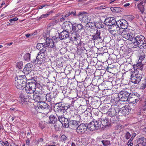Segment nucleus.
I'll return each mask as SVG.
<instances>
[{
  "label": "nucleus",
  "instance_id": "53",
  "mask_svg": "<svg viewBox=\"0 0 146 146\" xmlns=\"http://www.w3.org/2000/svg\"><path fill=\"white\" fill-rule=\"evenodd\" d=\"M45 122H42V124L40 123H39V126L40 127L41 129H43L45 126Z\"/></svg>",
  "mask_w": 146,
  "mask_h": 146
},
{
  "label": "nucleus",
  "instance_id": "37",
  "mask_svg": "<svg viewBox=\"0 0 146 146\" xmlns=\"http://www.w3.org/2000/svg\"><path fill=\"white\" fill-rule=\"evenodd\" d=\"M63 121V123H62L63 126L65 127H68L69 126L70 124L69 119L66 118Z\"/></svg>",
  "mask_w": 146,
  "mask_h": 146
},
{
  "label": "nucleus",
  "instance_id": "33",
  "mask_svg": "<svg viewBox=\"0 0 146 146\" xmlns=\"http://www.w3.org/2000/svg\"><path fill=\"white\" fill-rule=\"evenodd\" d=\"M49 123L50 124H54L57 121V119L54 115L52 114L49 116Z\"/></svg>",
  "mask_w": 146,
  "mask_h": 146
},
{
  "label": "nucleus",
  "instance_id": "56",
  "mask_svg": "<svg viewBox=\"0 0 146 146\" xmlns=\"http://www.w3.org/2000/svg\"><path fill=\"white\" fill-rule=\"evenodd\" d=\"M131 137L130 138L131 139H133L136 136V133H133L131 134Z\"/></svg>",
  "mask_w": 146,
  "mask_h": 146
},
{
  "label": "nucleus",
  "instance_id": "36",
  "mask_svg": "<svg viewBox=\"0 0 146 146\" xmlns=\"http://www.w3.org/2000/svg\"><path fill=\"white\" fill-rule=\"evenodd\" d=\"M50 13L48 12L45 14H42L40 17H38L36 18V20L38 21H39L41 19L47 17L50 15Z\"/></svg>",
  "mask_w": 146,
  "mask_h": 146
},
{
  "label": "nucleus",
  "instance_id": "64",
  "mask_svg": "<svg viewBox=\"0 0 146 146\" xmlns=\"http://www.w3.org/2000/svg\"><path fill=\"white\" fill-rule=\"evenodd\" d=\"M145 83L143 84V85L145 88L146 87V79H145Z\"/></svg>",
  "mask_w": 146,
  "mask_h": 146
},
{
  "label": "nucleus",
  "instance_id": "52",
  "mask_svg": "<svg viewBox=\"0 0 146 146\" xmlns=\"http://www.w3.org/2000/svg\"><path fill=\"white\" fill-rule=\"evenodd\" d=\"M68 16L66 15V13L63 15H62L60 19V21L61 22L64 21L65 20V18H67Z\"/></svg>",
  "mask_w": 146,
  "mask_h": 146
},
{
  "label": "nucleus",
  "instance_id": "16",
  "mask_svg": "<svg viewBox=\"0 0 146 146\" xmlns=\"http://www.w3.org/2000/svg\"><path fill=\"white\" fill-rule=\"evenodd\" d=\"M69 31V37L70 40L72 41H76L80 38V36L78 32L73 31Z\"/></svg>",
  "mask_w": 146,
  "mask_h": 146
},
{
  "label": "nucleus",
  "instance_id": "61",
  "mask_svg": "<svg viewBox=\"0 0 146 146\" xmlns=\"http://www.w3.org/2000/svg\"><path fill=\"white\" fill-rule=\"evenodd\" d=\"M12 143H11L10 145V146H18V145L15 144V143H13V141H12Z\"/></svg>",
  "mask_w": 146,
  "mask_h": 146
},
{
  "label": "nucleus",
  "instance_id": "18",
  "mask_svg": "<svg viewBox=\"0 0 146 146\" xmlns=\"http://www.w3.org/2000/svg\"><path fill=\"white\" fill-rule=\"evenodd\" d=\"M117 24L119 26V28L120 29H123L125 30L127 29V27L128 26V24L125 20L122 19L119 20L118 21Z\"/></svg>",
  "mask_w": 146,
  "mask_h": 146
},
{
  "label": "nucleus",
  "instance_id": "57",
  "mask_svg": "<svg viewBox=\"0 0 146 146\" xmlns=\"http://www.w3.org/2000/svg\"><path fill=\"white\" fill-rule=\"evenodd\" d=\"M18 19L17 17H15L14 18L12 19H10L9 20V21L10 22H12L13 21H17L18 20Z\"/></svg>",
  "mask_w": 146,
  "mask_h": 146
},
{
  "label": "nucleus",
  "instance_id": "31",
  "mask_svg": "<svg viewBox=\"0 0 146 146\" xmlns=\"http://www.w3.org/2000/svg\"><path fill=\"white\" fill-rule=\"evenodd\" d=\"M87 119L86 115L84 113H82L80 114V120L78 121V122H84Z\"/></svg>",
  "mask_w": 146,
  "mask_h": 146
},
{
  "label": "nucleus",
  "instance_id": "35",
  "mask_svg": "<svg viewBox=\"0 0 146 146\" xmlns=\"http://www.w3.org/2000/svg\"><path fill=\"white\" fill-rule=\"evenodd\" d=\"M119 98H118L116 97L113 98V97H112V99L111 100V104L112 105H117L119 103Z\"/></svg>",
  "mask_w": 146,
  "mask_h": 146
},
{
  "label": "nucleus",
  "instance_id": "22",
  "mask_svg": "<svg viewBox=\"0 0 146 146\" xmlns=\"http://www.w3.org/2000/svg\"><path fill=\"white\" fill-rule=\"evenodd\" d=\"M37 107L38 109L42 110H48L50 107L47 104L42 101L40 102L39 104L37 105Z\"/></svg>",
  "mask_w": 146,
  "mask_h": 146
},
{
  "label": "nucleus",
  "instance_id": "43",
  "mask_svg": "<svg viewBox=\"0 0 146 146\" xmlns=\"http://www.w3.org/2000/svg\"><path fill=\"white\" fill-rule=\"evenodd\" d=\"M109 32L113 35L114 37H118V35H119V34L117 33V31L115 30H113L112 29L110 30H109Z\"/></svg>",
  "mask_w": 146,
  "mask_h": 146
},
{
  "label": "nucleus",
  "instance_id": "7",
  "mask_svg": "<svg viewBox=\"0 0 146 146\" xmlns=\"http://www.w3.org/2000/svg\"><path fill=\"white\" fill-rule=\"evenodd\" d=\"M142 76L138 70L134 71L131 76V82L135 84H138L141 80Z\"/></svg>",
  "mask_w": 146,
  "mask_h": 146
},
{
  "label": "nucleus",
  "instance_id": "34",
  "mask_svg": "<svg viewBox=\"0 0 146 146\" xmlns=\"http://www.w3.org/2000/svg\"><path fill=\"white\" fill-rule=\"evenodd\" d=\"M137 142L142 146H145L146 145V139L144 137L139 138L137 139Z\"/></svg>",
  "mask_w": 146,
  "mask_h": 146
},
{
  "label": "nucleus",
  "instance_id": "41",
  "mask_svg": "<svg viewBox=\"0 0 146 146\" xmlns=\"http://www.w3.org/2000/svg\"><path fill=\"white\" fill-rule=\"evenodd\" d=\"M104 23L99 22L98 23H96L95 27L98 29H100L104 27Z\"/></svg>",
  "mask_w": 146,
  "mask_h": 146
},
{
  "label": "nucleus",
  "instance_id": "5",
  "mask_svg": "<svg viewBox=\"0 0 146 146\" xmlns=\"http://www.w3.org/2000/svg\"><path fill=\"white\" fill-rule=\"evenodd\" d=\"M36 85L35 82H30L26 83L25 87V92L28 94L34 93L36 91Z\"/></svg>",
  "mask_w": 146,
  "mask_h": 146
},
{
  "label": "nucleus",
  "instance_id": "20",
  "mask_svg": "<svg viewBox=\"0 0 146 146\" xmlns=\"http://www.w3.org/2000/svg\"><path fill=\"white\" fill-rule=\"evenodd\" d=\"M116 22V20L113 17H110L105 19L104 23L106 25L111 26Z\"/></svg>",
  "mask_w": 146,
  "mask_h": 146
},
{
  "label": "nucleus",
  "instance_id": "32",
  "mask_svg": "<svg viewBox=\"0 0 146 146\" xmlns=\"http://www.w3.org/2000/svg\"><path fill=\"white\" fill-rule=\"evenodd\" d=\"M46 39V47L52 48L54 47V44L52 39H49L48 41Z\"/></svg>",
  "mask_w": 146,
  "mask_h": 146
},
{
  "label": "nucleus",
  "instance_id": "29",
  "mask_svg": "<svg viewBox=\"0 0 146 146\" xmlns=\"http://www.w3.org/2000/svg\"><path fill=\"white\" fill-rule=\"evenodd\" d=\"M101 32L100 31L97 30L95 34L92 35V40H98L99 39L101 38L100 36Z\"/></svg>",
  "mask_w": 146,
  "mask_h": 146
},
{
  "label": "nucleus",
  "instance_id": "8",
  "mask_svg": "<svg viewBox=\"0 0 146 146\" xmlns=\"http://www.w3.org/2000/svg\"><path fill=\"white\" fill-rule=\"evenodd\" d=\"M77 16L79 18L80 21L85 23H86L87 24L88 22L92 21L91 17L85 12H80Z\"/></svg>",
  "mask_w": 146,
  "mask_h": 146
},
{
  "label": "nucleus",
  "instance_id": "44",
  "mask_svg": "<svg viewBox=\"0 0 146 146\" xmlns=\"http://www.w3.org/2000/svg\"><path fill=\"white\" fill-rule=\"evenodd\" d=\"M68 139L67 137L64 135L63 134L61 135L60 137V141L65 143L66 140Z\"/></svg>",
  "mask_w": 146,
  "mask_h": 146
},
{
  "label": "nucleus",
  "instance_id": "40",
  "mask_svg": "<svg viewBox=\"0 0 146 146\" xmlns=\"http://www.w3.org/2000/svg\"><path fill=\"white\" fill-rule=\"evenodd\" d=\"M31 54L29 53H27L25 54L23 56L24 60L29 62L30 60Z\"/></svg>",
  "mask_w": 146,
  "mask_h": 146
},
{
  "label": "nucleus",
  "instance_id": "47",
  "mask_svg": "<svg viewBox=\"0 0 146 146\" xmlns=\"http://www.w3.org/2000/svg\"><path fill=\"white\" fill-rule=\"evenodd\" d=\"M110 118V121H111L112 123H114L117 122L118 120V117L116 116H113Z\"/></svg>",
  "mask_w": 146,
  "mask_h": 146
},
{
  "label": "nucleus",
  "instance_id": "28",
  "mask_svg": "<svg viewBox=\"0 0 146 146\" xmlns=\"http://www.w3.org/2000/svg\"><path fill=\"white\" fill-rule=\"evenodd\" d=\"M143 1H140V3L138 4L137 7L138 9L139 10V12L141 14L144 13L145 11L144 8V5H143Z\"/></svg>",
  "mask_w": 146,
  "mask_h": 146
},
{
  "label": "nucleus",
  "instance_id": "62",
  "mask_svg": "<svg viewBox=\"0 0 146 146\" xmlns=\"http://www.w3.org/2000/svg\"><path fill=\"white\" fill-rule=\"evenodd\" d=\"M46 6L45 5H42L39 7L38 9H41L43 8L44 7Z\"/></svg>",
  "mask_w": 146,
  "mask_h": 146
},
{
  "label": "nucleus",
  "instance_id": "11",
  "mask_svg": "<svg viewBox=\"0 0 146 146\" xmlns=\"http://www.w3.org/2000/svg\"><path fill=\"white\" fill-rule=\"evenodd\" d=\"M34 94V100L36 102L40 103V102L43 101L45 98V94L42 93L41 91L37 90Z\"/></svg>",
  "mask_w": 146,
  "mask_h": 146
},
{
  "label": "nucleus",
  "instance_id": "13",
  "mask_svg": "<svg viewBox=\"0 0 146 146\" xmlns=\"http://www.w3.org/2000/svg\"><path fill=\"white\" fill-rule=\"evenodd\" d=\"M130 94L126 91H122L120 92L118 95L119 101L123 102L128 100Z\"/></svg>",
  "mask_w": 146,
  "mask_h": 146
},
{
  "label": "nucleus",
  "instance_id": "59",
  "mask_svg": "<svg viewBox=\"0 0 146 146\" xmlns=\"http://www.w3.org/2000/svg\"><path fill=\"white\" fill-rule=\"evenodd\" d=\"M106 8V6L104 5H100V8L101 9H105Z\"/></svg>",
  "mask_w": 146,
  "mask_h": 146
},
{
  "label": "nucleus",
  "instance_id": "10",
  "mask_svg": "<svg viewBox=\"0 0 146 146\" xmlns=\"http://www.w3.org/2000/svg\"><path fill=\"white\" fill-rule=\"evenodd\" d=\"M87 129L91 131H93L95 130L100 129V125L98 120H94L90 122L88 125L87 124Z\"/></svg>",
  "mask_w": 146,
  "mask_h": 146
},
{
  "label": "nucleus",
  "instance_id": "27",
  "mask_svg": "<svg viewBox=\"0 0 146 146\" xmlns=\"http://www.w3.org/2000/svg\"><path fill=\"white\" fill-rule=\"evenodd\" d=\"M111 29L117 31V33L119 35V32H121L122 31L120 29L119 26L117 24V21H116V22L111 26Z\"/></svg>",
  "mask_w": 146,
  "mask_h": 146
},
{
  "label": "nucleus",
  "instance_id": "50",
  "mask_svg": "<svg viewBox=\"0 0 146 146\" xmlns=\"http://www.w3.org/2000/svg\"><path fill=\"white\" fill-rule=\"evenodd\" d=\"M78 121L75 120H71L70 121V124L76 126L78 125Z\"/></svg>",
  "mask_w": 146,
  "mask_h": 146
},
{
  "label": "nucleus",
  "instance_id": "15",
  "mask_svg": "<svg viewBox=\"0 0 146 146\" xmlns=\"http://www.w3.org/2000/svg\"><path fill=\"white\" fill-rule=\"evenodd\" d=\"M66 104L64 106L62 105L61 103L60 102L57 105L56 110L57 112L59 113H64L69 108V106H67Z\"/></svg>",
  "mask_w": 146,
  "mask_h": 146
},
{
  "label": "nucleus",
  "instance_id": "12",
  "mask_svg": "<svg viewBox=\"0 0 146 146\" xmlns=\"http://www.w3.org/2000/svg\"><path fill=\"white\" fill-rule=\"evenodd\" d=\"M87 124L81 123L76 129V132L80 135L84 133L87 130Z\"/></svg>",
  "mask_w": 146,
  "mask_h": 146
},
{
  "label": "nucleus",
  "instance_id": "21",
  "mask_svg": "<svg viewBox=\"0 0 146 146\" xmlns=\"http://www.w3.org/2000/svg\"><path fill=\"white\" fill-rule=\"evenodd\" d=\"M70 113L74 119L78 121L80 120V115L78 114V113L76 109L74 108L73 110H70Z\"/></svg>",
  "mask_w": 146,
  "mask_h": 146
},
{
  "label": "nucleus",
  "instance_id": "1",
  "mask_svg": "<svg viewBox=\"0 0 146 146\" xmlns=\"http://www.w3.org/2000/svg\"><path fill=\"white\" fill-rule=\"evenodd\" d=\"M133 48L138 47L140 49H146L145 38L141 35H138L134 37L132 40Z\"/></svg>",
  "mask_w": 146,
  "mask_h": 146
},
{
  "label": "nucleus",
  "instance_id": "42",
  "mask_svg": "<svg viewBox=\"0 0 146 146\" xmlns=\"http://www.w3.org/2000/svg\"><path fill=\"white\" fill-rule=\"evenodd\" d=\"M110 9L111 11L116 13L119 12L121 11V8L119 7H112Z\"/></svg>",
  "mask_w": 146,
  "mask_h": 146
},
{
  "label": "nucleus",
  "instance_id": "46",
  "mask_svg": "<svg viewBox=\"0 0 146 146\" xmlns=\"http://www.w3.org/2000/svg\"><path fill=\"white\" fill-rule=\"evenodd\" d=\"M92 21H89L86 24L88 25L89 27L91 28H92L94 26L95 27L96 23L93 22Z\"/></svg>",
  "mask_w": 146,
  "mask_h": 146
},
{
  "label": "nucleus",
  "instance_id": "30",
  "mask_svg": "<svg viewBox=\"0 0 146 146\" xmlns=\"http://www.w3.org/2000/svg\"><path fill=\"white\" fill-rule=\"evenodd\" d=\"M75 98H69L68 99V103L66 106H69V108L71 107H73L74 105V103L75 102L76 100H74Z\"/></svg>",
  "mask_w": 146,
  "mask_h": 146
},
{
  "label": "nucleus",
  "instance_id": "26",
  "mask_svg": "<svg viewBox=\"0 0 146 146\" xmlns=\"http://www.w3.org/2000/svg\"><path fill=\"white\" fill-rule=\"evenodd\" d=\"M20 97L21 102H29V100L31 99V96L28 95L21 94Z\"/></svg>",
  "mask_w": 146,
  "mask_h": 146
},
{
  "label": "nucleus",
  "instance_id": "4",
  "mask_svg": "<svg viewBox=\"0 0 146 146\" xmlns=\"http://www.w3.org/2000/svg\"><path fill=\"white\" fill-rule=\"evenodd\" d=\"M46 48H44L38 53L35 60H33L32 62L35 64H41L45 62L46 51Z\"/></svg>",
  "mask_w": 146,
  "mask_h": 146
},
{
  "label": "nucleus",
  "instance_id": "51",
  "mask_svg": "<svg viewBox=\"0 0 146 146\" xmlns=\"http://www.w3.org/2000/svg\"><path fill=\"white\" fill-rule=\"evenodd\" d=\"M16 66L19 69H21L23 67V63L22 62H17L16 65Z\"/></svg>",
  "mask_w": 146,
  "mask_h": 146
},
{
  "label": "nucleus",
  "instance_id": "63",
  "mask_svg": "<svg viewBox=\"0 0 146 146\" xmlns=\"http://www.w3.org/2000/svg\"><path fill=\"white\" fill-rule=\"evenodd\" d=\"M130 5V4L128 3H125V4L123 6L125 7H127Z\"/></svg>",
  "mask_w": 146,
  "mask_h": 146
},
{
  "label": "nucleus",
  "instance_id": "58",
  "mask_svg": "<svg viewBox=\"0 0 146 146\" xmlns=\"http://www.w3.org/2000/svg\"><path fill=\"white\" fill-rule=\"evenodd\" d=\"M4 145L5 146H9V143L7 141H4Z\"/></svg>",
  "mask_w": 146,
  "mask_h": 146
},
{
  "label": "nucleus",
  "instance_id": "39",
  "mask_svg": "<svg viewBox=\"0 0 146 146\" xmlns=\"http://www.w3.org/2000/svg\"><path fill=\"white\" fill-rule=\"evenodd\" d=\"M76 11L74 10L73 11H69L66 12V15L68 17L70 16H77L76 14Z\"/></svg>",
  "mask_w": 146,
  "mask_h": 146
},
{
  "label": "nucleus",
  "instance_id": "9",
  "mask_svg": "<svg viewBox=\"0 0 146 146\" xmlns=\"http://www.w3.org/2000/svg\"><path fill=\"white\" fill-rule=\"evenodd\" d=\"M106 115H103L102 117L100 119V120H98L100 128L101 127L102 125V128L104 127L106 128L110 125V118L108 116H106Z\"/></svg>",
  "mask_w": 146,
  "mask_h": 146
},
{
  "label": "nucleus",
  "instance_id": "6",
  "mask_svg": "<svg viewBox=\"0 0 146 146\" xmlns=\"http://www.w3.org/2000/svg\"><path fill=\"white\" fill-rule=\"evenodd\" d=\"M67 29L68 31H73L77 32L79 31L83 28V26L82 24L77 23L72 24L71 23L66 25Z\"/></svg>",
  "mask_w": 146,
  "mask_h": 146
},
{
  "label": "nucleus",
  "instance_id": "17",
  "mask_svg": "<svg viewBox=\"0 0 146 146\" xmlns=\"http://www.w3.org/2000/svg\"><path fill=\"white\" fill-rule=\"evenodd\" d=\"M119 112V110L116 108H110L106 113V115H108V117H111L114 116H116Z\"/></svg>",
  "mask_w": 146,
  "mask_h": 146
},
{
  "label": "nucleus",
  "instance_id": "60",
  "mask_svg": "<svg viewBox=\"0 0 146 146\" xmlns=\"http://www.w3.org/2000/svg\"><path fill=\"white\" fill-rule=\"evenodd\" d=\"M26 143L28 145H29L30 143V140L29 138H28L27 140H26Z\"/></svg>",
  "mask_w": 146,
  "mask_h": 146
},
{
  "label": "nucleus",
  "instance_id": "54",
  "mask_svg": "<svg viewBox=\"0 0 146 146\" xmlns=\"http://www.w3.org/2000/svg\"><path fill=\"white\" fill-rule=\"evenodd\" d=\"M59 39H60L59 37L58 36V35H56L54 36H53L52 37V39L53 40H59Z\"/></svg>",
  "mask_w": 146,
  "mask_h": 146
},
{
  "label": "nucleus",
  "instance_id": "55",
  "mask_svg": "<svg viewBox=\"0 0 146 146\" xmlns=\"http://www.w3.org/2000/svg\"><path fill=\"white\" fill-rule=\"evenodd\" d=\"M131 139L130 138L128 142V145L130 146H132L133 145V143L132 142V141L133 140V139Z\"/></svg>",
  "mask_w": 146,
  "mask_h": 146
},
{
  "label": "nucleus",
  "instance_id": "19",
  "mask_svg": "<svg viewBox=\"0 0 146 146\" xmlns=\"http://www.w3.org/2000/svg\"><path fill=\"white\" fill-rule=\"evenodd\" d=\"M65 27L66 29L64 30L58 34V36L61 40H65L69 37L68 34L69 31L67 29L66 27Z\"/></svg>",
  "mask_w": 146,
  "mask_h": 146
},
{
  "label": "nucleus",
  "instance_id": "3",
  "mask_svg": "<svg viewBox=\"0 0 146 146\" xmlns=\"http://www.w3.org/2000/svg\"><path fill=\"white\" fill-rule=\"evenodd\" d=\"M27 82V78L25 75L17 76L15 78V84L16 87L18 89L23 90L25 88Z\"/></svg>",
  "mask_w": 146,
  "mask_h": 146
},
{
  "label": "nucleus",
  "instance_id": "48",
  "mask_svg": "<svg viewBox=\"0 0 146 146\" xmlns=\"http://www.w3.org/2000/svg\"><path fill=\"white\" fill-rule=\"evenodd\" d=\"M66 118L64 117V115H63L58 117V120L62 124L64 122V120Z\"/></svg>",
  "mask_w": 146,
  "mask_h": 146
},
{
  "label": "nucleus",
  "instance_id": "23",
  "mask_svg": "<svg viewBox=\"0 0 146 146\" xmlns=\"http://www.w3.org/2000/svg\"><path fill=\"white\" fill-rule=\"evenodd\" d=\"M129 107L128 106H125L121 108L120 111H119V113H121L122 114L121 115H124L126 114L127 115L129 112L130 110L129 109Z\"/></svg>",
  "mask_w": 146,
  "mask_h": 146
},
{
  "label": "nucleus",
  "instance_id": "24",
  "mask_svg": "<svg viewBox=\"0 0 146 146\" xmlns=\"http://www.w3.org/2000/svg\"><path fill=\"white\" fill-rule=\"evenodd\" d=\"M32 65L30 64H26L23 69V72L25 74H28L32 70Z\"/></svg>",
  "mask_w": 146,
  "mask_h": 146
},
{
  "label": "nucleus",
  "instance_id": "38",
  "mask_svg": "<svg viewBox=\"0 0 146 146\" xmlns=\"http://www.w3.org/2000/svg\"><path fill=\"white\" fill-rule=\"evenodd\" d=\"M36 48L37 49L39 50L40 51H41V50H42V49L44 48H46V45H45L44 43H38L36 46Z\"/></svg>",
  "mask_w": 146,
  "mask_h": 146
},
{
  "label": "nucleus",
  "instance_id": "49",
  "mask_svg": "<svg viewBox=\"0 0 146 146\" xmlns=\"http://www.w3.org/2000/svg\"><path fill=\"white\" fill-rule=\"evenodd\" d=\"M124 137L127 139H129L131 137V135L129 132L127 131L125 133Z\"/></svg>",
  "mask_w": 146,
  "mask_h": 146
},
{
  "label": "nucleus",
  "instance_id": "25",
  "mask_svg": "<svg viewBox=\"0 0 146 146\" xmlns=\"http://www.w3.org/2000/svg\"><path fill=\"white\" fill-rule=\"evenodd\" d=\"M140 57L139 58V60L138 62L136 64H134L133 65V68L134 71L137 70L139 69L142 70L143 68V66L141 62V61L140 59Z\"/></svg>",
  "mask_w": 146,
  "mask_h": 146
},
{
  "label": "nucleus",
  "instance_id": "45",
  "mask_svg": "<svg viewBox=\"0 0 146 146\" xmlns=\"http://www.w3.org/2000/svg\"><path fill=\"white\" fill-rule=\"evenodd\" d=\"M101 142L104 146H107L110 144V141L106 140H102Z\"/></svg>",
  "mask_w": 146,
  "mask_h": 146
},
{
  "label": "nucleus",
  "instance_id": "2",
  "mask_svg": "<svg viewBox=\"0 0 146 146\" xmlns=\"http://www.w3.org/2000/svg\"><path fill=\"white\" fill-rule=\"evenodd\" d=\"M119 33V35H121L122 37L123 38L124 40H129L132 42V40L135 35V31L132 29L128 28Z\"/></svg>",
  "mask_w": 146,
  "mask_h": 146
},
{
  "label": "nucleus",
  "instance_id": "14",
  "mask_svg": "<svg viewBox=\"0 0 146 146\" xmlns=\"http://www.w3.org/2000/svg\"><path fill=\"white\" fill-rule=\"evenodd\" d=\"M58 94V92H51L49 93H47L46 96H45V98H46V99L48 102L53 101L56 98Z\"/></svg>",
  "mask_w": 146,
  "mask_h": 146
}]
</instances>
